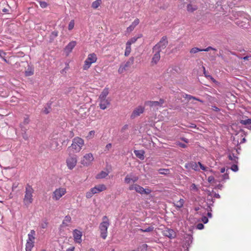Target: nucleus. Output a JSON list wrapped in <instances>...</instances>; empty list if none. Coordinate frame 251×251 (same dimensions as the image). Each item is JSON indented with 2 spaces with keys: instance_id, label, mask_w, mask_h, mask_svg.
<instances>
[{
  "instance_id": "obj_10",
  "label": "nucleus",
  "mask_w": 251,
  "mask_h": 251,
  "mask_svg": "<svg viewBox=\"0 0 251 251\" xmlns=\"http://www.w3.org/2000/svg\"><path fill=\"white\" fill-rule=\"evenodd\" d=\"M145 111V107L142 105H139L133 110L131 115L130 118L134 119L135 118L139 116L141 114L143 113Z\"/></svg>"
},
{
  "instance_id": "obj_37",
  "label": "nucleus",
  "mask_w": 251,
  "mask_h": 251,
  "mask_svg": "<svg viewBox=\"0 0 251 251\" xmlns=\"http://www.w3.org/2000/svg\"><path fill=\"white\" fill-rule=\"evenodd\" d=\"M198 8L197 6L196 5H193L191 4H189L187 5V9L188 11L192 12L196 10H197Z\"/></svg>"
},
{
  "instance_id": "obj_63",
  "label": "nucleus",
  "mask_w": 251,
  "mask_h": 251,
  "mask_svg": "<svg viewBox=\"0 0 251 251\" xmlns=\"http://www.w3.org/2000/svg\"><path fill=\"white\" fill-rule=\"evenodd\" d=\"M6 53L4 52L3 50H0V57L1 58L3 57V56H5Z\"/></svg>"
},
{
  "instance_id": "obj_7",
  "label": "nucleus",
  "mask_w": 251,
  "mask_h": 251,
  "mask_svg": "<svg viewBox=\"0 0 251 251\" xmlns=\"http://www.w3.org/2000/svg\"><path fill=\"white\" fill-rule=\"evenodd\" d=\"M66 189L64 187H59L56 189L53 192L52 198L54 201H58L66 193Z\"/></svg>"
},
{
  "instance_id": "obj_26",
  "label": "nucleus",
  "mask_w": 251,
  "mask_h": 251,
  "mask_svg": "<svg viewBox=\"0 0 251 251\" xmlns=\"http://www.w3.org/2000/svg\"><path fill=\"white\" fill-rule=\"evenodd\" d=\"M228 159L232 161L234 163H237L238 160V157L235 155L234 153H232L229 154L228 156Z\"/></svg>"
},
{
  "instance_id": "obj_19",
  "label": "nucleus",
  "mask_w": 251,
  "mask_h": 251,
  "mask_svg": "<svg viewBox=\"0 0 251 251\" xmlns=\"http://www.w3.org/2000/svg\"><path fill=\"white\" fill-rule=\"evenodd\" d=\"M228 169L226 170V173L224 174H219L217 176V181L219 182L225 181L229 179L228 173H227Z\"/></svg>"
},
{
  "instance_id": "obj_49",
  "label": "nucleus",
  "mask_w": 251,
  "mask_h": 251,
  "mask_svg": "<svg viewBox=\"0 0 251 251\" xmlns=\"http://www.w3.org/2000/svg\"><path fill=\"white\" fill-rule=\"evenodd\" d=\"M138 38V37H134L131 38L130 40H129L126 42V43L129 44V45H131L132 44L134 43L137 41Z\"/></svg>"
},
{
  "instance_id": "obj_51",
  "label": "nucleus",
  "mask_w": 251,
  "mask_h": 251,
  "mask_svg": "<svg viewBox=\"0 0 251 251\" xmlns=\"http://www.w3.org/2000/svg\"><path fill=\"white\" fill-rule=\"evenodd\" d=\"M39 4H40V6L43 8H46L48 6L47 3L45 1H39Z\"/></svg>"
},
{
  "instance_id": "obj_17",
  "label": "nucleus",
  "mask_w": 251,
  "mask_h": 251,
  "mask_svg": "<svg viewBox=\"0 0 251 251\" xmlns=\"http://www.w3.org/2000/svg\"><path fill=\"white\" fill-rule=\"evenodd\" d=\"M71 221L72 219L70 216H66L63 220L62 224L60 226V229H61L62 228L69 226L71 223Z\"/></svg>"
},
{
  "instance_id": "obj_41",
  "label": "nucleus",
  "mask_w": 251,
  "mask_h": 251,
  "mask_svg": "<svg viewBox=\"0 0 251 251\" xmlns=\"http://www.w3.org/2000/svg\"><path fill=\"white\" fill-rule=\"evenodd\" d=\"M127 68L124 64H121L118 69V73L120 74L123 73L126 70Z\"/></svg>"
},
{
  "instance_id": "obj_12",
  "label": "nucleus",
  "mask_w": 251,
  "mask_h": 251,
  "mask_svg": "<svg viewBox=\"0 0 251 251\" xmlns=\"http://www.w3.org/2000/svg\"><path fill=\"white\" fill-rule=\"evenodd\" d=\"M77 163V159L75 156H70L66 160V163L68 168L70 170L73 169L76 166Z\"/></svg>"
},
{
  "instance_id": "obj_29",
  "label": "nucleus",
  "mask_w": 251,
  "mask_h": 251,
  "mask_svg": "<svg viewBox=\"0 0 251 251\" xmlns=\"http://www.w3.org/2000/svg\"><path fill=\"white\" fill-rule=\"evenodd\" d=\"M240 123L242 125H250V126H248V128L251 129V119H248L246 120H242L240 121Z\"/></svg>"
},
{
  "instance_id": "obj_25",
  "label": "nucleus",
  "mask_w": 251,
  "mask_h": 251,
  "mask_svg": "<svg viewBox=\"0 0 251 251\" xmlns=\"http://www.w3.org/2000/svg\"><path fill=\"white\" fill-rule=\"evenodd\" d=\"M182 96L184 98L187 99L188 100H195L201 102H203L202 100L188 94H184Z\"/></svg>"
},
{
  "instance_id": "obj_15",
  "label": "nucleus",
  "mask_w": 251,
  "mask_h": 251,
  "mask_svg": "<svg viewBox=\"0 0 251 251\" xmlns=\"http://www.w3.org/2000/svg\"><path fill=\"white\" fill-rule=\"evenodd\" d=\"M154 52L155 53L153 54L151 61V65L152 66L157 64V63L159 62L160 59V52L157 50H155Z\"/></svg>"
},
{
  "instance_id": "obj_34",
  "label": "nucleus",
  "mask_w": 251,
  "mask_h": 251,
  "mask_svg": "<svg viewBox=\"0 0 251 251\" xmlns=\"http://www.w3.org/2000/svg\"><path fill=\"white\" fill-rule=\"evenodd\" d=\"M131 52V45L129 44L126 43V47L125 51V55L128 56Z\"/></svg>"
},
{
  "instance_id": "obj_40",
  "label": "nucleus",
  "mask_w": 251,
  "mask_h": 251,
  "mask_svg": "<svg viewBox=\"0 0 251 251\" xmlns=\"http://www.w3.org/2000/svg\"><path fill=\"white\" fill-rule=\"evenodd\" d=\"M127 68L124 64H121L118 69V73L120 74L123 73L126 70Z\"/></svg>"
},
{
  "instance_id": "obj_31",
  "label": "nucleus",
  "mask_w": 251,
  "mask_h": 251,
  "mask_svg": "<svg viewBox=\"0 0 251 251\" xmlns=\"http://www.w3.org/2000/svg\"><path fill=\"white\" fill-rule=\"evenodd\" d=\"M134 58L133 57H131L129 58L128 60L126 61L124 65L127 68L130 67L134 62Z\"/></svg>"
},
{
  "instance_id": "obj_32",
  "label": "nucleus",
  "mask_w": 251,
  "mask_h": 251,
  "mask_svg": "<svg viewBox=\"0 0 251 251\" xmlns=\"http://www.w3.org/2000/svg\"><path fill=\"white\" fill-rule=\"evenodd\" d=\"M101 3V0H96L92 2V7L94 9L98 8Z\"/></svg>"
},
{
  "instance_id": "obj_4",
  "label": "nucleus",
  "mask_w": 251,
  "mask_h": 251,
  "mask_svg": "<svg viewBox=\"0 0 251 251\" xmlns=\"http://www.w3.org/2000/svg\"><path fill=\"white\" fill-rule=\"evenodd\" d=\"M84 144V141L82 138L76 137L73 139L71 147L75 152H79Z\"/></svg>"
},
{
  "instance_id": "obj_38",
  "label": "nucleus",
  "mask_w": 251,
  "mask_h": 251,
  "mask_svg": "<svg viewBox=\"0 0 251 251\" xmlns=\"http://www.w3.org/2000/svg\"><path fill=\"white\" fill-rule=\"evenodd\" d=\"M34 73V70L31 67H28L27 70L25 71V75L26 76L32 75Z\"/></svg>"
},
{
  "instance_id": "obj_39",
  "label": "nucleus",
  "mask_w": 251,
  "mask_h": 251,
  "mask_svg": "<svg viewBox=\"0 0 251 251\" xmlns=\"http://www.w3.org/2000/svg\"><path fill=\"white\" fill-rule=\"evenodd\" d=\"M127 68L124 64H121L118 69V73L120 74L123 73L126 70Z\"/></svg>"
},
{
  "instance_id": "obj_3",
  "label": "nucleus",
  "mask_w": 251,
  "mask_h": 251,
  "mask_svg": "<svg viewBox=\"0 0 251 251\" xmlns=\"http://www.w3.org/2000/svg\"><path fill=\"white\" fill-rule=\"evenodd\" d=\"M106 189V187L104 184H99L92 188L86 193V197L90 199L92 197L94 194L99 193Z\"/></svg>"
},
{
  "instance_id": "obj_42",
  "label": "nucleus",
  "mask_w": 251,
  "mask_h": 251,
  "mask_svg": "<svg viewBox=\"0 0 251 251\" xmlns=\"http://www.w3.org/2000/svg\"><path fill=\"white\" fill-rule=\"evenodd\" d=\"M159 173L161 175H167L169 174L170 171L169 169H160L158 170Z\"/></svg>"
},
{
  "instance_id": "obj_13",
  "label": "nucleus",
  "mask_w": 251,
  "mask_h": 251,
  "mask_svg": "<svg viewBox=\"0 0 251 251\" xmlns=\"http://www.w3.org/2000/svg\"><path fill=\"white\" fill-rule=\"evenodd\" d=\"M138 180V177L133 174L131 173L126 176L125 178L124 181L126 184L131 183H135Z\"/></svg>"
},
{
  "instance_id": "obj_2",
  "label": "nucleus",
  "mask_w": 251,
  "mask_h": 251,
  "mask_svg": "<svg viewBox=\"0 0 251 251\" xmlns=\"http://www.w3.org/2000/svg\"><path fill=\"white\" fill-rule=\"evenodd\" d=\"M34 190L29 184H27L25 186V195L24 198V202L25 205L28 206L33 201V193Z\"/></svg>"
},
{
  "instance_id": "obj_54",
  "label": "nucleus",
  "mask_w": 251,
  "mask_h": 251,
  "mask_svg": "<svg viewBox=\"0 0 251 251\" xmlns=\"http://www.w3.org/2000/svg\"><path fill=\"white\" fill-rule=\"evenodd\" d=\"M208 181L211 183H214L215 181V179L213 176H209L208 177Z\"/></svg>"
},
{
  "instance_id": "obj_35",
  "label": "nucleus",
  "mask_w": 251,
  "mask_h": 251,
  "mask_svg": "<svg viewBox=\"0 0 251 251\" xmlns=\"http://www.w3.org/2000/svg\"><path fill=\"white\" fill-rule=\"evenodd\" d=\"M191 169L196 171H199L200 168H199V165L198 164V162L197 163L196 162H191Z\"/></svg>"
},
{
  "instance_id": "obj_47",
  "label": "nucleus",
  "mask_w": 251,
  "mask_h": 251,
  "mask_svg": "<svg viewBox=\"0 0 251 251\" xmlns=\"http://www.w3.org/2000/svg\"><path fill=\"white\" fill-rule=\"evenodd\" d=\"M74 25H75V21L74 20H71L69 24V25H68V29L69 30H71L72 29H73L74 27Z\"/></svg>"
},
{
  "instance_id": "obj_18",
  "label": "nucleus",
  "mask_w": 251,
  "mask_h": 251,
  "mask_svg": "<svg viewBox=\"0 0 251 251\" xmlns=\"http://www.w3.org/2000/svg\"><path fill=\"white\" fill-rule=\"evenodd\" d=\"M76 45V42L73 41L70 42L65 47V51L68 54H69Z\"/></svg>"
},
{
  "instance_id": "obj_20",
  "label": "nucleus",
  "mask_w": 251,
  "mask_h": 251,
  "mask_svg": "<svg viewBox=\"0 0 251 251\" xmlns=\"http://www.w3.org/2000/svg\"><path fill=\"white\" fill-rule=\"evenodd\" d=\"M139 20L138 19H136L131 24V25L129 26L127 29L126 31L128 32H131L134 28L139 24Z\"/></svg>"
},
{
  "instance_id": "obj_33",
  "label": "nucleus",
  "mask_w": 251,
  "mask_h": 251,
  "mask_svg": "<svg viewBox=\"0 0 251 251\" xmlns=\"http://www.w3.org/2000/svg\"><path fill=\"white\" fill-rule=\"evenodd\" d=\"M108 175V173L104 171H101L100 173L99 174L97 175L96 178L98 179L104 178L106 176H107Z\"/></svg>"
},
{
  "instance_id": "obj_36",
  "label": "nucleus",
  "mask_w": 251,
  "mask_h": 251,
  "mask_svg": "<svg viewBox=\"0 0 251 251\" xmlns=\"http://www.w3.org/2000/svg\"><path fill=\"white\" fill-rule=\"evenodd\" d=\"M154 227L152 226H149L146 228H139L138 229V231H140L143 232H149L153 230Z\"/></svg>"
},
{
  "instance_id": "obj_43",
  "label": "nucleus",
  "mask_w": 251,
  "mask_h": 251,
  "mask_svg": "<svg viewBox=\"0 0 251 251\" xmlns=\"http://www.w3.org/2000/svg\"><path fill=\"white\" fill-rule=\"evenodd\" d=\"M48 225V223L47 221V220H44L40 223V226L41 227V228L44 229L47 227Z\"/></svg>"
},
{
  "instance_id": "obj_44",
  "label": "nucleus",
  "mask_w": 251,
  "mask_h": 251,
  "mask_svg": "<svg viewBox=\"0 0 251 251\" xmlns=\"http://www.w3.org/2000/svg\"><path fill=\"white\" fill-rule=\"evenodd\" d=\"M148 246L147 244H144L140 246L138 248L139 249V251H147Z\"/></svg>"
},
{
  "instance_id": "obj_52",
  "label": "nucleus",
  "mask_w": 251,
  "mask_h": 251,
  "mask_svg": "<svg viewBox=\"0 0 251 251\" xmlns=\"http://www.w3.org/2000/svg\"><path fill=\"white\" fill-rule=\"evenodd\" d=\"M112 148V144L111 143H109L107 144L105 147L104 151L107 152L109 151Z\"/></svg>"
},
{
  "instance_id": "obj_56",
  "label": "nucleus",
  "mask_w": 251,
  "mask_h": 251,
  "mask_svg": "<svg viewBox=\"0 0 251 251\" xmlns=\"http://www.w3.org/2000/svg\"><path fill=\"white\" fill-rule=\"evenodd\" d=\"M210 50H216V49L215 48H213L211 47H208L206 49H201V51H208Z\"/></svg>"
},
{
  "instance_id": "obj_14",
  "label": "nucleus",
  "mask_w": 251,
  "mask_h": 251,
  "mask_svg": "<svg viewBox=\"0 0 251 251\" xmlns=\"http://www.w3.org/2000/svg\"><path fill=\"white\" fill-rule=\"evenodd\" d=\"M73 237L74 241L75 243H81L82 242V233L81 231L76 229L73 231Z\"/></svg>"
},
{
  "instance_id": "obj_60",
  "label": "nucleus",
  "mask_w": 251,
  "mask_h": 251,
  "mask_svg": "<svg viewBox=\"0 0 251 251\" xmlns=\"http://www.w3.org/2000/svg\"><path fill=\"white\" fill-rule=\"evenodd\" d=\"M199 165V168H200L203 171H206V168L200 162H198Z\"/></svg>"
},
{
  "instance_id": "obj_62",
  "label": "nucleus",
  "mask_w": 251,
  "mask_h": 251,
  "mask_svg": "<svg viewBox=\"0 0 251 251\" xmlns=\"http://www.w3.org/2000/svg\"><path fill=\"white\" fill-rule=\"evenodd\" d=\"M29 122V119L28 117H25L24 119V123L25 124H28Z\"/></svg>"
},
{
  "instance_id": "obj_21",
  "label": "nucleus",
  "mask_w": 251,
  "mask_h": 251,
  "mask_svg": "<svg viewBox=\"0 0 251 251\" xmlns=\"http://www.w3.org/2000/svg\"><path fill=\"white\" fill-rule=\"evenodd\" d=\"M110 104L108 100H100V107L102 109H105Z\"/></svg>"
},
{
  "instance_id": "obj_48",
  "label": "nucleus",
  "mask_w": 251,
  "mask_h": 251,
  "mask_svg": "<svg viewBox=\"0 0 251 251\" xmlns=\"http://www.w3.org/2000/svg\"><path fill=\"white\" fill-rule=\"evenodd\" d=\"M95 131H94V130H91V131H90L89 132V133H88V135L86 136V138H87L88 140H89V139H90L92 138L93 137V136H94V135H95Z\"/></svg>"
},
{
  "instance_id": "obj_53",
  "label": "nucleus",
  "mask_w": 251,
  "mask_h": 251,
  "mask_svg": "<svg viewBox=\"0 0 251 251\" xmlns=\"http://www.w3.org/2000/svg\"><path fill=\"white\" fill-rule=\"evenodd\" d=\"M231 170L233 172H237L238 170V166L236 164H233L231 167Z\"/></svg>"
},
{
  "instance_id": "obj_28",
  "label": "nucleus",
  "mask_w": 251,
  "mask_h": 251,
  "mask_svg": "<svg viewBox=\"0 0 251 251\" xmlns=\"http://www.w3.org/2000/svg\"><path fill=\"white\" fill-rule=\"evenodd\" d=\"M34 246V243L26 241L25 244V251H31Z\"/></svg>"
},
{
  "instance_id": "obj_55",
  "label": "nucleus",
  "mask_w": 251,
  "mask_h": 251,
  "mask_svg": "<svg viewBox=\"0 0 251 251\" xmlns=\"http://www.w3.org/2000/svg\"><path fill=\"white\" fill-rule=\"evenodd\" d=\"M210 50H216V49L215 48H213L211 47H208L206 49H201V51H208Z\"/></svg>"
},
{
  "instance_id": "obj_1",
  "label": "nucleus",
  "mask_w": 251,
  "mask_h": 251,
  "mask_svg": "<svg viewBox=\"0 0 251 251\" xmlns=\"http://www.w3.org/2000/svg\"><path fill=\"white\" fill-rule=\"evenodd\" d=\"M110 225L108 217L104 216L102 217V221L100 224L99 229L100 232V236L103 239H106L107 236V229Z\"/></svg>"
},
{
  "instance_id": "obj_8",
  "label": "nucleus",
  "mask_w": 251,
  "mask_h": 251,
  "mask_svg": "<svg viewBox=\"0 0 251 251\" xmlns=\"http://www.w3.org/2000/svg\"><path fill=\"white\" fill-rule=\"evenodd\" d=\"M94 160L93 155L91 153H88L84 155L81 160V163L84 166H88L91 164Z\"/></svg>"
},
{
  "instance_id": "obj_11",
  "label": "nucleus",
  "mask_w": 251,
  "mask_h": 251,
  "mask_svg": "<svg viewBox=\"0 0 251 251\" xmlns=\"http://www.w3.org/2000/svg\"><path fill=\"white\" fill-rule=\"evenodd\" d=\"M164 102L163 99H160L159 101H147L145 102L146 105H149L153 108L157 109L159 107H161Z\"/></svg>"
},
{
  "instance_id": "obj_45",
  "label": "nucleus",
  "mask_w": 251,
  "mask_h": 251,
  "mask_svg": "<svg viewBox=\"0 0 251 251\" xmlns=\"http://www.w3.org/2000/svg\"><path fill=\"white\" fill-rule=\"evenodd\" d=\"M214 202V201L212 198V196L211 195H208L207 198V202H206V206L207 205L208 203H212L213 204V203Z\"/></svg>"
},
{
  "instance_id": "obj_30",
  "label": "nucleus",
  "mask_w": 251,
  "mask_h": 251,
  "mask_svg": "<svg viewBox=\"0 0 251 251\" xmlns=\"http://www.w3.org/2000/svg\"><path fill=\"white\" fill-rule=\"evenodd\" d=\"M184 200L182 199H180L178 201H176V203H174L175 206L178 208H180L183 207L184 203Z\"/></svg>"
},
{
  "instance_id": "obj_61",
  "label": "nucleus",
  "mask_w": 251,
  "mask_h": 251,
  "mask_svg": "<svg viewBox=\"0 0 251 251\" xmlns=\"http://www.w3.org/2000/svg\"><path fill=\"white\" fill-rule=\"evenodd\" d=\"M185 167L187 169H191V162L186 163L185 165Z\"/></svg>"
},
{
  "instance_id": "obj_6",
  "label": "nucleus",
  "mask_w": 251,
  "mask_h": 251,
  "mask_svg": "<svg viewBox=\"0 0 251 251\" xmlns=\"http://www.w3.org/2000/svg\"><path fill=\"white\" fill-rule=\"evenodd\" d=\"M168 43V42L167 37H162L160 41L153 47L152 51L154 52L155 50H157L160 52L162 50L166 48Z\"/></svg>"
},
{
  "instance_id": "obj_57",
  "label": "nucleus",
  "mask_w": 251,
  "mask_h": 251,
  "mask_svg": "<svg viewBox=\"0 0 251 251\" xmlns=\"http://www.w3.org/2000/svg\"><path fill=\"white\" fill-rule=\"evenodd\" d=\"M137 186V184H132V185H130L129 186V188H128V189L130 191L131 190H136V186Z\"/></svg>"
},
{
  "instance_id": "obj_5",
  "label": "nucleus",
  "mask_w": 251,
  "mask_h": 251,
  "mask_svg": "<svg viewBox=\"0 0 251 251\" xmlns=\"http://www.w3.org/2000/svg\"><path fill=\"white\" fill-rule=\"evenodd\" d=\"M97 60V55L95 53L88 54L87 59L85 60L83 66V70H87L93 63H95Z\"/></svg>"
},
{
  "instance_id": "obj_58",
  "label": "nucleus",
  "mask_w": 251,
  "mask_h": 251,
  "mask_svg": "<svg viewBox=\"0 0 251 251\" xmlns=\"http://www.w3.org/2000/svg\"><path fill=\"white\" fill-rule=\"evenodd\" d=\"M201 221L204 223V224H206L208 223V219L207 218V217H206V216H203L201 218Z\"/></svg>"
},
{
  "instance_id": "obj_50",
  "label": "nucleus",
  "mask_w": 251,
  "mask_h": 251,
  "mask_svg": "<svg viewBox=\"0 0 251 251\" xmlns=\"http://www.w3.org/2000/svg\"><path fill=\"white\" fill-rule=\"evenodd\" d=\"M190 190L191 191L197 192L198 190V189L197 186L194 183H193L190 186Z\"/></svg>"
},
{
  "instance_id": "obj_59",
  "label": "nucleus",
  "mask_w": 251,
  "mask_h": 251,
  "mask_svg": "<svg viewBox=\"0 0 251 251\" xmlns=\"http://www.w3.org/2000/svg\"><path fill=\"white\" fill-rule=\"evenodd\" d=\"M204 228V226L201 223H199L197 225V228L200 230Z\"/></svg>"
},
{
  "instance_id": "obj_27",
  "label": "nucleus",
  "mask_w": 251,
  "mask_h": 251,
  "mask_svg": "<svg viewBox=\"0 0 251 251\" xmlns=\"http://www.w3.org/2000/svg\"><path fill=\"white\" fill-rule=\"evenodd\" d=\"M108 94V90L105 88L99 96L100 100H106V98Z\"/></svg>"
},
{
  "instance_id": "obj_16",
  "label": "nucleus",
  "mask_w": 251,
  "mask_h": 251,
  "mask_svg": "<svg viewBox=\"0 0 251 251\" xmlns=\"http://www.w3.org/2000/svg\"><path fill=\"white\" fill-rule=\"evenodd\" d=\"M136 192L140 194H147L148 195L151 193V190L149 189H145L142 186L137 184L136 186Z\"/></svg>"
},
{
  "instance_id": "obj_64",
  "label": "nucleus",
  "mask_w": 251,
  "mask_h": 251,
  "mask_svg": "<svg viewBox=\"0 0 251 251\" xmlns=\"http://www.w3.org/2000/svg\"><path fill=\"white\" fill-rule=\"evenodd\" d=\"M250 59H251V55H250V56H244L243 58V59L244 60H248Z\"/></svg>"
},
{
  "instance_id": "obj_22",
  "label": "nucleus",
  "mask_w": 251,
  "mask_h": 251,
  "mask_svg": "<svg viewBox=\"0 0 251 251\" xmlns=\"http://www.w3.org/2000/svg\"><path fill=\"white\" fill-rule=\"evenodd\" d=\"M35 231L34 230H31L29 233L28 234V238L26 241L34 243Z\"/></svg>"
},
{
  "instance_id": "obj_9",
  "label": "nucleus",
  "mask_w": 251,
  "mask_h": 251,
  "mask_svg": "<svg viewBox=\"0 0 251 251\" xmlns=\"http://www.w3.org/2000/svg\"><path fill=\"white\" fill-rule=\"evenodd\" d=\"M162 233L163 236L170 239H174L176 236V233L174 229L166 227L164 228Z\"/></svg>"
},
{
  "instance_id": "obj_24",
  "label": "nucleus",
  "mask_w": 251,
  "mask_h": 251,
  "mask_svg": "<svg viewBox=\"0 0 251 251\" xmlns=\"http://www.w3.org/2000/svg\"><path fill=\"white\" fill-rule=\"evenodd\" d=\"M134 153L135 155L141 160H143L144 159V153L145 152L142 150H135L134 151Z\"/></svg>"
},
{
  "instance_id": "obj_23",
  "label": "nucleus",
  "mask_w": 251,
  "mask_h": 251,
  "mask_svg": "<svg viewBox=\"0 0 251 251\" xmlns=\"http://www.w3.org/2000/svg\"><path fill=\"white\" fill-rule=\"evenodd\" d=\"M213 204L212 203H208L206 206H203V208L207 211V216L209 218H211L212 217V206Z\"/></svg>"
},
{
  "instance_id": "obj_46",
  "label": "nucleus",
  "mask_w": 251,
  "mask_h": 251,
  "mask_svg": "<svg viewBox=\"0 0 251 251\" xmlns=\"http://www.w3.org/2000/svg\"><path fill=\"white\" fill-rule=\"evenodd\" d=\"M199 51H201V49L196 47L192 48L190 50L191 53H196Z\"/></svg>"
}]
</instances>
